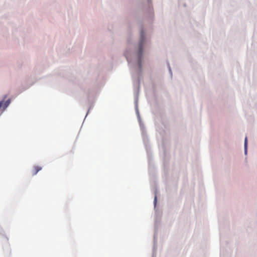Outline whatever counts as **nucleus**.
<instances>
[{"mask_svg": "<svg viewBox=\"0 0 257 257\" xmlns=\"http://www.w3.org/2000/svg\"><path fill=\"white\" fill-rule=\"evenodd\" d=\"M10 99H8L6 101H4V100L0 101V109L2 107H3L4 109H5L10 104Z\"/></svg>", "mask_w": 257, "mask_h": 257, "instance_id": "2", "label": "nucleus"}, {"mask_svg": "<svg viewBox=\"0 0 257 257\" xmlns=\"http://www.w3.org/2000/svg\"><path fill=\"white\" fill-rule=\"evenodd\" d=\"M42 170V167L37 166L34 167V169L32 171V174L33 176H34L37 174V173Z\"/></svg>", "mask_w": 257, "mask_h": 257, "instance_id": "3", "label": "nucleus"}, {"mask_svg": "<svg viewBox=\"0 0 257 257\" xmlns=\"http://www.w3.org/2000/svg\"><path fill=\"white\" fill-rule=\"evenodd\" d=\"M156 201H157V197H156H156H155V200H154V202H155V203H156Z\"/></svg>", "mask_w": 257, "mask_h": 257, "instance_id": "5", "label": "nucleus"}, {"mask_svg": "<svg viewBox=\"0 0 257 257\" xmlns=\"http://www.w3.org/2000/svg\"><path fill=\"white\" fill-rule=\"evenodd\" d=\"M246 147H247V138L245 137V140H244V148L245 150H246Z\"/></svg>", "mask_w": 257, "mask_h": 257, "instance_id": "4", "label": "nucleus"}, {"mask_svg": "<svg viewBox=\"0 0 257 257\" xmlns=\"http://www.w3.org/2000/svg\"><path fill=\"white\" fill-rule=\"evenodd\" d=\"M141 39L140 40L139 45V52H138V55L139 57V64L140 66H141V58L143 54V44L144 42V33L143 32H141Z\"/></svg>", "mask_w": 257, "mask_h": 257, "instance_id": "1", "label": "nucleus"}]
</instances>
